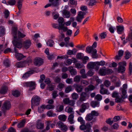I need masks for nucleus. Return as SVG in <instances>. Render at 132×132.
Listing matches in <instances>:
<instances>
[{"label": "nucleus", "instance_id": "obj_1", "mask_svg": "<svg viewBox=\"0 0 132 132\" xmlns=\"http://www.w3.org/2000/svg\"><path fill=\"white\" fill-rule=\"evenodd\" d=\"M17 28L13 27L12 29V34L13 36V40L12 43L13 45L15 47L21 48L22 46V41L21 39H18L17 36Z\"/></svg>", "mask_w": 132, "mask_h": 132}, {"label": "nucleus", "instance_id": "obj_2", "mask_svg": "<svg viewBox=\"0 0 132 132\" xmlns=\"http://www.w3.org/2000/svg\"><path fill=\"white\" fill-rule=\"evenodd\" d=\"M36 85L35 82L33 81L27 82L23 83L24 87H29L28 91L29 93H30L31 91L35 89Z\"/></svg>", "mask_w": 132, "mask_h": 132}, {"label": "nucleus", "instance_id": "obj_3", "mask_svg": "<svg viewBox=\"0 0 132 132\" xmlns=\"http://www.w3.org/2000/svg\"><path fill=\"white\" fill-rule=\"evenodd\" d=\"M40 100V98L38 96H33L31 100V108L33 109L35 105H39Z\"/></svg>", "mask_w": 132, "mask_h": 132}, {"label": "nucleus", "instance_id": "obj_4", "mask_svg": "<svg viewBox=\"0 0 132 132\" xmlns=\"http://www.w3.org/2000/svg\"><path fill=\"white\" fill-rule=\"evenodd\" d=\"M105 65H107V63H106V62L102 60L100 61L90 62L88 63L87 66H103Z\"/></svg>", "mask_w": 132, "mask_h": 132}, {"label": "nucleus", "instance_id": "obj_5", "mask_svg": "<svg viewBox=\"0 0 132 132\" xmlns=\"http://www.w3.org/2000/svg\"><path fill=\"white\" fill-rule=\"evenodd\" d=\"M58 22L59 27V28L60 29H62L64 31H66L68 30L67 27H64V24L63 23L64 19L63 18L61 17H59L58 18Z\"/></svg>", "mask_w": 132, "mask_h": 132}, {"label": "nucleus", "instance_id": "obj_6", "mask_svg": "<svg viewBox=\"0 0 132 132\" xmlns=\"http://www.w3.org/2000/svg\"><path fill=\"white\" fill-rule=\"evenodd\" d=\"M127 87V85L126 84H124L123 85L122 87H121L120 88L122 94V97L123 99H125L127 97L126 89Z\"/></svg>", "mask_w": 132, "mask_h": 132}, {"label": "nucleus", "instance_id": "obj_7", "mask_svg": "<svg viewBox=\"0 0 132 132\" xmlns=\"http://www.w3.org/2000/svg\"><path fill=\"white\" fill-rule=\"evenodd\" d=\"M39 70H36V68H34L31 70L25 73L22 76V78L26 79L29 77L34 72H37Z\"/></svg>", "mask_w": 132, "mask_h": 132}, {"label": "nucleus", "instance_id": "obj_8", "mask_svg": "<svg viewBox=\"0 0 132 132\" xmlns=\"http://www.w3.org/2000/svg\"><path fill=\"white\" fill-rule=\"evenodd\" d=\"M89 97V95H87L86 93L85 92H82L80 94L79 100L78 101V102L84 101L88 99Z\"/></svg>", "mask_w": 132, "mask_h": 132}, {"label": "nucleus", "instance_id": "obj_9", "mask_svg": "<svg viewBox=\"0 0 132 132\" xmlns=\"http://www.w3.org/2000/svg\"><path fill=\"white\" fill-rule=\"evenodd\" d=\"M85 14V13L82 11H79L76 17V20L78 22H81L82 19L84 18V16Z\"/></svg>", "mask_w": 132, "mask_h": 132}, {"label": "nucleus", "instance_id": "obj_10", "mask_svg": "<svg viewBox=\"0 0 132 132\" xmlns=\"http://www.w3.org/2000/svg\"><path fill=\"white\" fill-rule=\"evenodd\" d=\"M10 103L8 101H5L3 104L2 108L4 110L9 109L11 107Z\"/></svg>", "mask_w": 132, "mask_h": 132}, {"label": "nucleus", "instance_id": "obj_11", "mask_svg": "<svg viewBox=\"0 0 132 132\" xmlns=\"http://www.w3.org/2000/svg\"><path fill=\"white\" fill-rule=\"evenodd\" d=\"M89 106V103H84L81 105V108L80 109V112L83 113L86 109L88 108Z\"/></svg>", "mask_w": 132, "mask_h": 132}, {"label": "nucleus", "instance_id": "obj_12", "mask_svg": "<svg viewBox=\"0 0 132 132\" xmlns=\"http://www.w3.org/2000/svg\"><path fill=\"white\" fill-rule=\"evenodd\" d=\"M58 126L61 128V130L63 132L66 131L67 130V126L63 123L61 121H59L58 123Z\"/></svg>", "mask_w": 132, "mask_h": 132}, {"label": "nucleus", "instance_id": "obj_13", "mask_svg": "<svg viewBox=\"0 0 132 132\" xmlns=\"http://www.w3.org/2000/svg\"><path fill=\"white\" fill-rule=\"evenodd\" d=\"M43 63L42 59L39 57L36 58L34 60V63L36 65H41Z\"/></svg>", "mask_w": 132, "mask_h": 132}, {"label": "nucleus", "instance_id": "obj_14", "mask_svg": "<svg viewBox=\"0 0 132 132\" xmlns=\"http://www.w3.org/2000/svg\"><path fill=\"white\" fill-rule=\"evenodd\" d=\"M31 43L30 40H26L23 42V45L24 48L27 49L30 47Z\"/></svg>", "mask_w": 132, "mask_h": 132}, {"label": "nucleus", "instance_id": "obj_15", "mask_svg": "<svg viewBox=\"0 0 132 132\" xmlns=\"http://www.w3.org/2000/svg\"><path fill=\"white\" fill-rule=\"evenodd\" d=\"M62 12L64 18H69L70 17V14L69 11L66 10H63Z\"/></svg>", "mask_w": 132, "mask_h": 132}, {"label": "nucleus", "instance_id": "obj_16", "mask_svg": "<svg viewBox=\"0 0 132 132\" xmlns=\"http://www.w3.org/2000/svg\"><path fill=\"white\" fill-rule=\"evenodd\" d=\"M36 126L37 128L38 129H42L44 128V124L42 123L40 120H37Z\"/></svg>", "mask_w": 132, "mask_h": 132}, {"label": "nucleus", "instance_id": "obj_17", "mask_svg": "<svg viewBox=\"0 0 132 132\" xmlns=\"http://www.w3.org/2000/svg\"><path fill=\"white\" fill-rule=\"evenodd\" d=\"M124 51L122 50L118 51V55L115 57V59L117 60L120 59L123 54Z\"/></svg>", "mask_w": 132, "mask_h": 132}, {"label": "nucleus", "instance_id": "obj_18", "mask_svg": "<svg viewBox=\"0 0 132 132\" xmlns=\"http://www.w3.org/2000/svg\"><path fill=\"white\" fill-rule=\"evenodd\" d=\"M106 69L105 67H103L101 68L99 71V74L102 76H104L106 75Z\"/></svg>", "mask_w": 132, "mask_h": 132}, {"label": "nucleus", "instance_id": "obj_19", "mask_svg": "<svg viewBox=\"0 0 132 132\" xmlns=\"http://www.w3.org/2000/svg\"><path fill=\"white\" fill-rule=\"evenodd\" d=\"M74 86L75 87L76 90L78 93L81 92L83 89L82 86L80 85L75 84Z\"/></svg>", "mask_w": 132, "mask_h": 132}, {"label": "nucleus", "instance_id": "obj_20", "mask_svg": "<svg viewBox=\"0 0 132 132\" xmlns=\"http://www.w3.org/2000/svg\"><path fill=\"white\" fill-rule=\"evenodd\" d=\"M59 0H49V1L51 3V5L54 7L57 6L59 5Z\"/></svg>", "mask_w": 132, "mask_h": 132}, {"label": "nucleus", "instance_id": "obj_21", "mask_svg": "<svg viewBox=\"0 0 132 132\" xmlns=\"http://www.w3.org/2000/svg\"><path fill=\"white\" fill-rule=\"evenodd\" d=\"M15 56L17 59L19 60H20L22 59L24 57H25V56L23 55L22 54L20 53H16L15 54Z\"/></svg>", "mask_w": 132, "mask_h": 132}, {"label": "nucleus", "instance_id": "obj_22", "mask_svg": "<svg viewBox=\"0 0 132 132\" xmlns=\"http://www.w3.org/2000/svg\"><path fill=\"white\" fill-rule=\"evenodd\" d=\"M117 31L119 34H121L124 30V27L123 26H119L116 27Z\"/></svg>", "mask_w": 132, "mask_h": 132}, {"label": "nucleus", "instance_id": "obj_23", "mask_svg": "<svg viewBox=\"0 0 132 132\" xmlns=\"http://www.w3.org/2000/svg\"><path fill=\"white\" fill-rule=\"evenodd\" d=\"M97 51L96 49H94L92 52V57L93 58L97 59L98 58V55L97 53Z\"/></svg>", "mask_w": 132, "mask_h": 132}, {"label": "nucleus", "instance_id": "obj_24", "mask_svg": "<svg viewBox=\"0 0 132 132\" xmlns=\"http://www.w3.org/2000/svg\"><path fill=\"white\" fill-rule=\"evenodd\" d=\"M64 109V106L62 105L59 104L57 105L56 108V111L60 112L62 111Z\"/></svg>", "mask_w": 132, "mask_h": 132}, {"label": "nucleus", "instance_id": "obj_25", "mask_svg": "<svg viewBox=\"0 0 132 132\" xmlns=\"http://www.w3.org/2000/svg\"><path fill=\"white\" fill-rule=\"evenodd\" d=\"M100 102L97 101H92L90 104L92 107L93 108L96 107H98L100 106Z\"/></svg>", "mask_w": 132, "mask_h": 132}, {"label": "nucleus", "instance_id": "obj_26", "mask_svg": "<svg viewBox=\"0 0 132 132\" xmlns=\"http://www.w3.org/2000/svg\"><path fill=\"white\" fill-rule=\"evenodd\" d=\"M74 117V114H71L69 116L68 119V121L71 124H73L74 122L73 120Z\"/></svg>", "mask_w": 132, "mask_h": 132}, {"label": "nucleus", "instance_id": "obj_27", "mask_svg": "<svg viewBox=\"0 0 132 132\" xmlns=\"http://www.w3.org/2000/svg\"><path fill=\"white\" fill-rule=\"evenodd\" d=\"M25 122V120L23 119L21 121L18 123L17 125L18 127L19 128H20L23 127L24 126Z\"/></svg>", "mask_w": 132, "mask_h": 132}, {"label": "nucleus", "instance_id": "obj_28", "mask_svg": "<svg viewBox=\"0 0 132 132\" xmlns=\"http://www.w3.org/2000/svg\"><path fill=\"white\" fill-rule=\"evenodd\" d=\"M69 68L70 69L69 71L71 75H75L77 74V72L72 67H69Z\"/></svg>", "mask_w": 132, "mask_h": 132}, {"label": "nucleus", "instance_id": "obj_29", "mask_svg": "<svg viewBox=\"0 0 132 132\" xmlns=\"http://www.w3.org/2000/svg\"><path fill=\"white\" fill-rule=\"evenodd\" d=\"M45 109V105H42L40 107H38V111L39 113H41L44 112V110Z\"/></svg>", "mask_w": 132, "mask_h": 132}, {"label": "nucleus", "instance_id": "obj_30", "mask_svg": "<svg viewBox=\"0 0 132 132\" xmlns=\"http://www.w3.org/2000/svg\"><path fill=\"white\" fill-rule=\"evenodd\" d=\"M8 89L7 87L6 86L3 87L1 89L0 92L2 94H5Z\"/></svg>", "mask_w": 132, "mask_h": 132}, {"label": "nucleus", "instance_id": "obj_31", "mask_svg": "<svg viewBox=\"0 0 132 132\" xmlns=\"http://www.w3.org/2000/svg\"><path fill=\"white\" fill-rule=\"evenodd\" d=\"M47 45L51 47H52L54 44V41L51 39L48 40L46 42Z\"/></svg>", "mask_w": 132, "mask_h": 132}, {"label": "nucleus", "instance_id": "obj_32", "mask_svg": "<svg viewBox=\"0 0 132 132\" xmlns=\"http://www.w3.org/2000/svg\"><path fill=\"white\" fill-rule=\"evenodd\" d=\"M67 118V116L64 114L58 116V118L59 120L63 121H65Z\"/></svg>", "mask_w": 132, "mask_h": 132}, {"label": "nucleus", "instance_id": "obj_33", "mask_svg": "<svg viewBox=\"0 0 132 132\" xmlns=\"http://www.w3.org/2000/svg\"><path fill=\"white\" fill-rule=\"evenodd\" d=\"M20 94V92L17 90H15L13 91L12 92V95L15 97H18L19 96Z\"/></svg>", "mask_w": 132, "mask_h": 132}, {"label": "nucleus", "instance_id": "obj_34", "mask_svg": "<svg viewBox=\"0 0 132 132\" xmlns=\"http://www.w3.org/2000/svg\"><path fill=\"white\" fill-rule=\"evenodd\" d=\"M17 6L18 9L19 10V11L18 12V13L20 14L21 12L20 10L22 8V2H20V1H17Z\"/></svg>", "mask_w": 132, "mask_h": 132}, {"label": "nucleus", "instance_id": "obj_35", "mask_svg": "<svg viewBox=\"0 0 132 132\" xmlns=\"http://www.w3.org/2000/svg\"><path fill=\"white\" fill-rule=\"evenodd\" d=\"M26 36L25 33H21L20 31H18V39H19L20 38H23Z\"/></svg>", "mask_w": 132, "mask_h": 132}, {"label": "nucleus", "instance_id": "obj_36", "mask_svg": "<svg viewBox=\"0 0 132 132\" xmlns=\"http://www.w3.org/2000/svg\"><path fill=\"white\" fill-rule=\"evenodd\" d=\"M125 70V67H119L118 72L119 73H122Z\"/></svg>", "mask_w": 132, "mask_h": 132}, {"label": "nucleus", "instance_id": "obj_37", "mask_svg": "<svg viewBox=\"0 0 132 132\" xmlns=\"http://www.w3.org/2000/svg\"><path fill=\"white\" fill-rule=\"evenodd\" d=\"M100 93L102 94H110L109 92L107 89H100Z\"/></svg>", "mask_w": 132, "mask_h": 132}, {"label": "nucleus", "instance_id": "obj_38", "mask_svg": "<svg viewBox=\"0 0 132 132\" xmlns=\"http://www.w3.org/2000/svg\"><path fill=\"white\" fill-rule=\"evenodd\" d=\"M93 116L92 114L90 113L87 115L85 118V119L87 121H90L93 119Z\"/></svg>", "mask_w": 132, "mask_h": 132}, {"label": "nucleus", "instance_id": "obj_39", "mask_svg": "<svg viewBox=\"0 0 132 132\" xmlns=\"http://www.w3.org/2000/svg\"><path fill=\"white\" fill-rule=\"evenodd\" d=\"M77 51V50L75 48H73V50H69L68 51L67 54L69 55H71L73 54V52L75 53Z\"/></svg>", "mask_w": 132, "mask_h": 132}, {"label": "nucleus", "instance_id": "obj_40", "mask_svg": "<svg viewBox=\"0 0 132 132\" xmlns=\"http://www.w3.org/2000/svg\"><path fill=\"white\" fill-rule=\"evenodd\" d=\"M72 87L71 86H69L67 87L65 89V92L66 93H69L70 92L72 91Z\"/></svg>", "mask_w": 132, "mask_h": 132}, {"label": "nucleus", "instance_id": "obj_41", "mask_svg": "<svg viewBox=\"0 0 132 132\" xmlns=\"http://www.w3.org/2000/svg\"><path fill=\"white\" fill-rule=\"evenodd\" d=\"M81 79V77L79 75L76 76L73 78V81L75 82H79Z\"/></svg>", "mask_w": 132, "mask_h": 132}, {"label": "nucleus", "instance_id": "obj_42", "mask_svg": "<svg viewBox=\"0 0 132 132\" xmlns=\"http://www.w3.org/2000/svg\"><path fill=\"white\" fill-rule=\"evenodd\" d=\"M84 54L81 53H78L76 55V57L78 59H82L84 57Z\"/></svg>", "mask_w": 132, "mask_h": 132}, {"label": "nucleus", "instance_id": "obj_43", "mask_svg": "<svg viewBox=\"0 0 132 132\" xmlns=\"http://www.w3.org/2000/svg\"><path fill=\"white\" fill-rule=\"evenodd\" d=\"M96 0H90L88 2V5L90 6H93L95 5L96 3Z\"/></svg>", "mask_w": 132, "mask_h": 132}, {"label": "nucleus", "instance_id": "obj_44", "mask_svg": "<svg viewBox=\"0 0 132 132\" xmlns=\"http://www.w3.org/2000/svg\"><path fill=\"white\" fill-rule=\"evenodd\" d=\"M47 116L49 117H54L56 116L55 114H53L52 111H50L47 113Z\"/></svg>", "mask_w": 132, "mask_h": 132}, {"label": "nucleus", "instance_id": "obj_45", "mask_svg": "<svg viewBox=\"0 0 132 132\" xmlns=\"http://www.w3.org/2000/svg\"><path fill=\"white\" fill-rule=\"evenodd\" d=\"M64 86V84L61 83H59L57 87V89L59 91H61Z\"/></svg>", "mask_w": 132, "mask_h": 132}, {"label": "nucleus", "instance_id": "obj_46", "mask_svg": "<svg viewBox=\"0 0 132 132\" xmlns=\"http://www.w3.org/2000/svg\"><path fill=\"white\" fill-rule=\"evenodd\" d=\"M5 33V28L2 26L0 27V36H1Z\"/></svg>", "mask_w": 132, "mask_h": 132}, {"label": "nucleus", "instance_id": "obj_47", "mask_svg": "<svg viewBox=\"0 0 132 132\" xmlns=\"http://www.w3.org/2000/svg\"><path fill=\"white\" fill-rule=\"evenodd\" d=\"M16 2V1L15 0H10L7 2V3L8 5L13 6L15 4Z\"/></svg>", "mask_w": 132, "mask_h": 132}, {"label": "nucleus", "instance_id": "obj_48", "mask_svg": "<svg viewBox=\"0 0 132 132\" xmlns=\"http://www.w3.org/2000/svg\"><path fill=\"white\" fill-rule=\"evenodd\" d=\"M106 34L105 32H103L100 34L99 37L101 39L105 38L106 37Z\"/></svg>", "mask_w": 132, "mask_h": 132}, {"label": "nucleus", "instance_id": "obj_49", "mask_svg": "<svg viewBox=\"0 0 132 132\" xmlns=\"http://www.w3.org/2000/svg\"><path fill=\"white\" fill-rule=\"evenodd\" d=\"M72 97L73 100H76L78 97V95L77 94L75 93H73L72 95Z\"/></svg>", "mask_w": 132, "mask_h": 132}, {"label": "nucleus", "instance_id": "obj_50", "mask_svg": "<svg viewBox=\"0 0 132 132\" xmlns=\"http://www.w3.org/2000/svg\"><path fill=\"white\" fill-rule=\"evenodd\" d=\"M51 13V12L50 11L46 10L44 12V15L46 17H48L50 16Z\"/></svg>", "mask_w": 132, "mask_h": 132}, {"label": "nucleus", "instance_id": "obj_51", "mask_svg": "<svg viewBox=\"0 0 132 132\" xmlns=\"http://www.w3.org/2000/svg\"><path fill=\"white\" fill-rule=\"evenodd\" d=\"M78 121L80 122L81 124H85V121L83 120V118L81 117H79L78 119Z\"/></svg>", "mask_w": 132, "mask_h": 132}, {"label": "nucleus", "instance_id": "obj_52", "mask_svg": "<svg viewBox=\"0 0 132 132\" xmlns=\"http://www.w3.org/2000/svg\"><path fill=\"white\" fill-rule=\"evenodd\" d=\"M125 54L126 55L125 57L126 59H128L130 57L131 54L128 51H126L125 52Z\"/></svg>", "mask_w": 132, "mask_h": 132}, {"label": "nucleus", "instance_id": "obj_53", "mask_svg": "<svg viewBox=\"0 0 132 132\" xmlns=\"http://www.w3.org/2000/svg\"><path fill=\"white\" fill-rule=\"evenodd\" d=\"M67 112L68 113H71V114H74V112L73 111V109L72 108L69 107H68Z\"/></svg>", "mask_w": 132, "mask_h": 132}, {"label": "nucleus", "instance_id": "obj_54", "mask_svg": "<svg viewBox=\"0 0 132 132\" xmlns=\"http://www.w3.org/2000/svg\"><path fill=\"white\" fill-rule=\"evenodd\" d=\"M45 109L48 110L53 109L54 108V105L50 104H48L47 105H45Z\"/></svg>", "mask_w": 132, "mask_h": 132}, {"label": "nucleus", "instance_id": "obj_55", "mask_svg": "<svg viewBox=\"0 0 132 132\" xmlns=\"http://www.w3.org/2000/svg\"><path fill=\"white\" fill-rule=\"evenodd\" d=\"M52 26L53 28H57L58 29H59V32L60 33L62 34V31H60V30H62V29H59V26H58L57 24L54 23L52 24Z\"/></svg>", "mask_w": 132, "mask_h": 132}, {"label": "nucleus", "instance_id": "obj_56", "mask_svg": "<svg viewBox=\"0 0 132 132\" xmlns=\"http://www.w3.org/2000/svg\"><path fill=\"white\" fill-rule=\"evenodd\" d=\"M4 65L6 66H9L10 65V62L9 60L7 59L5 60L4 62Z\"/></svg>", "mask_w": 132, "mask_h": 132}, {"label": "nucleus", "instance_id": "obj_57", "mask_svg": "<svg viewBox=\"0 0 132 132\" xmlns=\"http://www.w3.org/2000/svg\"><path fill=\"white\" fill-rule=\"evenodd\" d=\"M105 86L107 87H109L110 85V81L108 80H106L104 82Z\"/></svg>", "mask_w": 132, "mask_h": 132}, {"label": "nucleus", "instance_id": "obj_58", "mask_svg": "<svg viewBox=\"0 0 132 132\" xmlns=\"http://www.w3.org/2000/svg\"><path fill=\"white\" fill-rule=\"evenodd\" d=\"M93 48L92 47H87L86 48V52L88 53H90L92 52V50L93 49Z\"/></svg>", "mask_w": 132, "mask_h": 132}, {"label": "nucleus", "instance_id": "obj_59", "mask_svg": "<svg viewBox=\"0 0 132 132\" xmlns=\"http://www.w3.org/2000/svg\"><path fill=\"white\" fill-rule=\"evenodd\" d=\"M118 93L116 92H114L112 94V97L113 98H117L118 97Z\"/></svg>", "mask_w": 132, "mask_h": 132}, {"label": "nucleus", "instance_id": "obj_60", "mask_svg": "<svg viewBox=\"0 0 132 132\" xmlns=\"http://www.w3.org/2000/svg\"><path fill=\"white\" fill-rule=\"evenodd\" d=\"M70 38L69 37H66L64 38V40L66 43V44L65 45L66 47L67 46V45L69 43V40H70Z\"/></svg>", "mask_w": 132, "mask_h": 132}, {"label": "nucleus", "instance_id": "obj_61", "mask_svg": "<svg viewBox=\"0 0 132 132\" xmlns=\"http://www.w3.org/2000/svg\"><path fill=\"white\" fill-rule=\"evenodd\" d=\"M95 98L98 101H100L102 98V96L100 94H97L95 97Z\"/></svg>", "mask_w": 132, "mask_h": 132}, {"label": "nucleus", "instance_id": "obj_62", "mask_svg": "<svg viewBox=\"0 0 132 132\" xmlns=\"http://www.w3.org/2000/svg\"><path fill=\"white\" fill-rule=\"evenodd\" d=\"M119 126L117 123H115L112 125V128L114 129H118L119 128Z\"/></svg>", "mask_w": 132, "mask_h": 132}, {"label": "nucleus", "instance_id": "obj_63", "mask_svg": "<svg viewBox=\"0 0 132 132\" xmlns=\"http://www.w3.org/2000/svg\"><path fill=\"white\" fill-rule=\"evenodd\" d=\"M4 14L5 18H7L9 15L10 12L8 10H5L4 12Z\"/></svg>", "mask_w": 132, "mask_h": 132}, {"label": "nucleus", "instance_id": "obj_64", "mask_svg": "<svg viewBox=\"0 0 132 132\" xmlns=\"http://www.w3.org/2000/svg\"><path fill=\"white\" fill-rule=\"evenodd\" d=\"M95 88V87L93 85H90L87 88L88 91H90L93 90Z\"/></svg>", "mask_w": 132, "mask_h": 132}]
</instances>
